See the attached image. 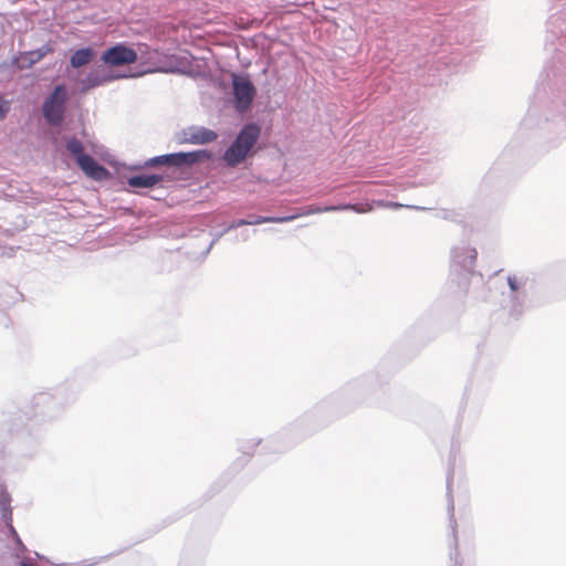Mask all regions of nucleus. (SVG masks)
Here are the masks:
<instances>
[{
    "label": "nucleus",
    "mask_w": 566,
    "mask_h": 566,
    "mask_svg": "<svg viewBox=\"0 0 566 566\" xmlns=\"http://www.w3.org/2000/svg\"><path fill=\"white\" fill-rule=\"evenodd\" d=\"M260 136V127L255 124H248L243 126L234 142L223 154V160L230 167H235L241 164L253 146L256 144Z\"/></svg>",
    "instance_id": "f257e3e1"
},
{
    "label": "nucleus",
    "mask_w": 566,
    "mask_h": 566,
    "mask_svg": "<svg viewBox=\"0 0 566 566\" xmlns=\"http://www.w3.org/2000/svg\"><path fill=\"white\" fill-rule=\"evenodd\" d=\"M67 90L64 85H56L42 105V114L45 120L53 126H59L64 119Z\"/></svg>",
    "instance_id": "f03ea898"
},
{
    "label": "nucleus",
    "mask_w": 566,
    "mask_h": 566,
    "mask_svg": "<svg viewBox=\"0 0 566 566\" xmlns=\"http://www.w3.org/2000/svg\"><path fill=\"white\" fill-rule=\"evenodd\" d=\"M233 95L235 108L240 112L247 111L255 95V88L248 77H233Z\"/></svg>",
    "instance_id": "7ed1b4c3"
},
{
    "label": "nucleus",
    "mask_w": 566,
    "mask_h": 566,
    "mask_svg": "<svg viewBox=\"0 0 566 566\" xmlns=\"http://www.w3.org/2000/svg\"><path fill=\"white\" fill-rule=\"evenodd\" d=\"M137 59V52L124 44H116L107 49L102 55V61L111 66L134 64Z\"/></svg>",
    "instance_id": "20e7f679"
},
{
    "label": "nucleus",
    "mask_w": 566,
    "mask_h": 566,
    "mask_svg": "<svg viewBox=\"0 0 566 566\" xmlns=\"http://www.w3.org/2000/svg\"><path fill=\"white\" fill-rule=\"evenodd\" d=\"M211 155L207 150H195L189 153H175L163 155L164 164L166 166L180 167L184 165H192L199 161L210 159Z\"/></svg>",
    "instance_id": "39448f33"
},
{
    "label": "nucleus",
    "mask_w": 566,
    "mask_h": 566,
    "mask_svg": "<svg viewBox=\"0 0 566 566\" xmlns=\"http://www.w3.org/2000/svg\"><path fill=\"white\" fill-rule=\"evenodd\" d=\"M374 207H376V201L371 202H363V203H345L339 206H327V207H316L310 206L308 208L302 210V214H316L322 212H331V211H342V210H352L356 213H366L373 211Z\"/></svg>",
    "instance_id": "423d86ee"
},
{
    "label": "nucleus",
    "mask_w": 566,
    "mask_h": 566,
    "mask_svg": "<svg viewBox=\"0 0 566 566\" xmlns=\"http://www.w3.org/2000/svg\"><path fill=\"white\" fill-rule=\"evenodd\" d=\"M76 164L87 177L94 180L101 181L109 178V171L90 155L78 158Z\"/></svg>",
    "instance_id": "0eeeda50"
},
{
    "label": "nucleus",
    "mask_w": 566,
    "mask_h": 566,
    "mask_svg": "<svg viewBox=\"0 0 566 566\" xmlns=\"http://www.w3.org/2000/svg\"><path fill=\"white\" fill-rule=\"evenodd\" d=\"M217 138V133L206 127H190L185 132V140L190 144H208Z\"/></svg>",
    "instance_id": "6e6552de"
},
{
    "label": "nucleus",
    "mask_w": 566,
    "mask_h": 566,
    "mask_svg": "<svg viewBox=\"0 0 566 566\" xmlns=\"http://www.w3.org/2000/svg\"><path fill=\"white\" fill-rule=\"evenodd\" d=\"M163 181L159 175H138L129 177L127 184L133 188H151Z\"/></svg>",
    "instance_id": "1a4fd4ad"
},
{
    "label": "nucleus",
    "mask_w": 566,
    "mask_h": 566,
    "mask_svg": "<svg viewBox=\"0 0 566 566\" xmlns=\"http://www.w3.org/2000/svg\"><path fill=\"white\" fill-rule=\"evenodd\" d=\"M301 212L285 217H251L247 220L249 224H261V223H285L293 221L300 217H304Z\"/></svg>",
    "instance_id": "9d476101"
},
{
    "label": "nucleus",
    "mask_w": 566,
    "mask_h": 566,
    "mask_svg": "<svg viewBox=\"0 0 566 566\" xmlns=\"http://www.w3.org/2000/svg\"><path fill=\"white\" fill-rule=\"evenodd\" d=\"M93 57V51L90 48L80 49L73 53L71 56V65L73 67H81L91 62Z\"/></svg>",
    "instance_id": "9b49d317"
},
{
    "label": "nucleus",
    "mask_w": 566,
    "mask_h": 566,
    "mask_svg": "<svg viewBox=\"0 0 566 566\" xmlns=\"http://www.w3.org/2000/svg\"><path fill=\"white\" fill-rule=\"evenodd\" d=\"M66 150L74 157L76 163L78 161V158L85 157L86 154H84V145L83 143L77 139L76 137H70L66 139L65 143Z\"/></svg>",
    "instance_id": "f8f14e48"
},
{
    "label": "nucleus",
    "mask_w": 566,
    "mask_h": 566,
    "mask_svg": "<svg viewBox=\"0 0 566 566\" xmlns=\"http://www.w3.org/2000/svg\"><path fill=\"white\" fill-rule=\"evenodd\" d=\"M376 207L398 209V208L402 207V205L397 203V202H391V201L378 200V201H376Z\"/></svg>",
    "instance_id": "ddd939ff"
},
{
    "label": "nucleus",
    "mask_w": 566,
    "mask_h": 566,
    "mask_svg": "<svg viewBox=\"0 0 566 566\" xmlns=\"http://www.w3.org/2000/svg\"><path fill=\"white\" fill-rule=\"evenodd\" d=\"M9 111L8 102L0 96V118H3Z\"/></svg>",
    "instance_id": "4468645a"
},
{
    "label": "nucleus",
    "mask_w": 566,
    "mask_h": 566,
    "mask_svg": "<svg viewBox=\"0 0 566 566\" xmlns=\"http://www.w3.org/2000/svg\"><path fill=\"white\" fill-rule=\"evenodd\" d=\"M147 164L149 166L165 165L164 164V159H161V156H157V157H154V158L149 159V161Z\"/></svg>",
    "instance_id": "2eb2a0df"
},
{
    "label": "nucleus",
    "mask_w": 566,
    "mask_h": 566,
    "mask_svg": "<svg viewBox=\"0 0 566 566\" xmlns=\"http://www.w3.org/2000/svg\"><path fill=\"white\" fill-rule=\"evenodd\" d=\"M509 285H510L512 291H514V292L517 291L518 286H517L516 277L510 276L509 277Z\"/></svg>",
    "instance_id": "dca6fc26"
},
{
    "label": "nucleus",
    "mask_w": 566,
    "mask_h": 566,
    "mask_svg": "<svg viewBox=\"0 0 566 566\" xmlns=\"http://www.w3.org/2000/svg\"><path fill=\"white\" fill-rule=\"evenodd\" d=\"M84 83H85V84L87 83L86 87H93V86H95V85H98L101 82H99V81H96V80H92V75H90V76L84 81Z\"/></svg>",
    "instance_id": "f3484780"
},
{
    "label": "nucleus",
    "mask_w": 566,
    "mask_h": 566,
    "mask_svg": "<svg viewBox=\"0 0 566 566\" xmlns=\"http://www.w3.org/2000/svg\"><path fill=\"white\" fill-rule=\"evenodd\" d=\"M245 224H249V223L247 222V220H243V219L235 222V227H241V226H245Z\"/></svg>",
    "instance_id": "a211bd4d"
},
{
    "label": "nucleus",
    "mask_w": 566,
    "mask_h": 566,
    "mask_svg": "<svg viewBox=\"0 0 566 566\" xmlns=\"http://www.w3.org/2000/svg\"><path fill=\"white\" fill-rule=\"evenodd\" d=\"M472 253H473V254H472V259H473V260H475V258H476V252H475V250H472Z\"/></svg>",
    "instance_id": "6ab92c4d"
},
{
    "label": "nucleus",
    "mask_w": 566,
    "mask_h": 566,
    "mask_svg": "<svg viewBox=\"0 0 566 566\" xmlns=\"http://www.w3.org/2000/svg\"><path fill=\"white\" fill-rule=\"evenodd\" d=\"M20 566H33V565H30V564H27V563H21Z\"/></svg>",
    "instance_id": "aec40b11"
}]
</instances>
